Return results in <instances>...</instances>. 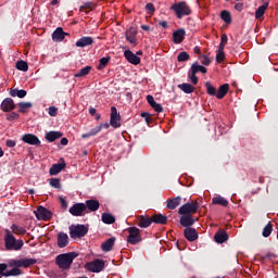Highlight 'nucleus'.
<instances>
[{"label": "nucleus", "mask_w": 278, "mask_h": 278, "mask_svg": "<svg viewBox=\"0 0 278 278\" xmlns=\"http://www.w3.org/2000/svg\"><path fill=\"white\" fill-rule=\"evenodd\" d=\"M76 257V252L64 253L58 255L55 262L59 268H62V270H68V268H71V264H73V260H75Z\"/></svg>", "instance_id": "obj_1"}, {"label": "nucleus", "mask_w": 278, "mask_h": 278, "mask_svg": "<svg viewBox=\"0 0 278 278\" xmlns=\"http://www.w3.org/2000/svg\"><path fill=\"white\" fill-rule=\"evenodd\" d=\"M4 242L8 251H21L24 244L23 240H16L10 230H5Z\"/></svg>", "instance_id": "obj_2"}, {"label": "nucleus", "mask_w": 278, "mask_h": 278, "mask_svg": "<svg viewBox=\"0 0 278 278\" xmlns=\"http://www.w3.org/2000/svg\"><path fill=\"white\" fill-rule=\"evenodd\" d=\"M198 211H199V202L193 201V202H188L182 206H180V208L178 210V214H180V216H186V215L190 216V214H197Z\"/></svg>", "instance_id": "obj_3"}, {"label": "nucleus", "mask_w": 278, "mask_h": 278, "mask_svg": "<svg viewBox=\"0 0 278 278\" xmlns=\"http://www.w3.org/2000/svg\"><path fill=\"white\" fill-rule=\"evenodd\" d=\"M172 9L175 11L176 16L178 18H184V16H189L191 13L190 7H188V3L186 2H179L172 7Z\"/></svg>", "instance_id": "obj_4"}, {"label": "nucleus", "mask_w": 278, "mask_h": 278, "mask_svg": "<svg viewBox=\"0 0 278 278\" xmlns=\"http://www.w3.org/2000/svg\"><path fill=\"white\" fill-rule=\"evenodd\" d=\"M86 233H88V227H86L85 225H76L70 227V236L74 240L77 238H84Z\"/></svg>", "instance_id": "obj_5"}, {"label": "nucleus", "mask_w": 278, "mask_h": 278, "mask_svg": "<svg viewBox=\"0 0 278 278\" xmlns=\"http://www.w3.org/2000/svg\"><path fill=\"white\" fill-rule=\"evenodd\" d=\"M36 262V258L12 260L10 261V266L14 268H29V266H34Z\"/></svg>", "instance_id": "obj_6"}, {"label": "nucleus", "mask_w": 278, "mask_h": 278, "mask_svg": "<svg viewBox=\"0 0 278 278\" xmlns=\"http://www.w3.org/2000/svg\"><path fill=\"white\" fill-rule=\"evenodd\" d=\"M86 268L90 273H101V270H103V268H105V262H103L101 260H94L90 263H87Z\"/></svg>", "instance_id": "obj_7"}, {"label": "nucleus", "mask_w": 278, "mask_h": 278, "mask_svg": "<svg viewBox=\"0 0 278 278\" xmlns=\"http://www.w3.org/2000/svg\"><path fill=\"white\" fill-rule=\"evenodd\" d=\"M129 236L127 239L128 244H138V242H140V240H142L140 238V229L136 228V227H130L128 229Z\"/></svg>", "instance_id": "obj_8"}, {"label": "nucleus", "mask_w": 278, "mask_h": 278, "mask_svg": "<svg viewBox=\"0 0 278 278\" xmlns=\"http://www.w3.org/2000/svg\"><path fill=\"white\" fill-rule=\"evenodd\" d=\"M110 125L111 127H114V129H118V127H121V113H118L116 106L111 108Z\"/></svg>", "instance_id": "obj_9"}, {"label": "nucleus", "mask_w": 278, "mask_h": 278, "mask_svg": "<svg viewBox=\"0 0 278 278\" xmlns=\"http://www.w3.org/2000/svg\"><path fill=\"white\" fill-rule=\"evenodd\" d=\"M35 215H36V218H38V220H51V217L53 216L51 211L47 210L43 206H39L35 211Z\"/></svg>", "instance_id": "obj_10"}, {"label": "nucleus", "mask_w": 278, "mask_h": 278, "mask_svg": "<svg viewBox=\"0 0 278 278\" xmlns=\"http://www.w3.org/2000/svg\"><path fill=\"white\" fill-rule=\"evenodd\" d=\"M22 141L25 142L26 144H31L35 147L40 146V139H38V137H36L33 134H26L22 136Z\"/></svg>", "instance_id": "obj_11"}, {"label": "nucleus", "mask_w": 278, "mask_h": 278, "mask_svg": "<svg viewBox=\"0 0 278 278\" xmlns=\"http://www.w3.org/2000/svg\"><path fill=\"white\" fill-rule=\"evenodd\" d=\"M66 168V163L64 162V159L60 160V163L53 164L49 170L50 175H59V173H62Z\"/></svg>", "instance_id": "obj_12"}, {"label": "nucleus", "mask_w": 278, "mask_h": 278, "mask_svg": "<svg viewBox=\"0 0 278 278\" xmlns=\"http://www.w3.org/2000/svg\"><path fill=\"white\" fill-rule=\"evenodd\" d=\"M85 210H86V204L77 203V204H74L72 207H70V214H72V216H81Z\"/></svg>", "instance_id": "obj_13"}, {"label": "nucleus", "mask_w": 278, "mask_h": 278, "mask_svg": "<svg viewBox=\"0 0 278 278\" xmlns=\"http://www.w3.org/2000/svg\"><path fill=\"white\" fill-rule=\"evenodd\" d=\"M184 38H186V30L180 28L173 34V40L175 45H181L184 42Z\"/></svg>", "instance_id": "obj_14"}, {"label": "nucleus", "mask_w": 278, "mask_h": 278, "mask_svg": "<svg viewBox=\"0 0 278 278\" xmlns=\"http://www.w3.org/2000/svg\"><path fill=\"white\" fill-rule=\"evenodd\" d=\"M124 55L130 64H134L135 66H137V64H140V58L130 50H126L124 52Z\"/></svg>", "instance_id": "obj_15"}, {"label": "nucleus", "mask_w": 278, "mask_h": 278, "mask_svg": "<svg viewBox=\"0 0 278 278\" xmlns=\"http://www.w3.org/2000/svg\"><path fill=\"white\" fill-rule=\"evenodd\" d=\"M185 238L189 240V242H194L199 238V233L197 232V229L188 227L185 229Z\"/></svg>", "instance_id": "obj_16"}, {"label": "nucleus", "mask_w": 278, "mask_h": 278, "mask_svg": "<svg viewBox=\"0 0 278 278\" xmlns=\"http://www.w3.org/2000/svg\"><path fill=\"white\" fill-rule=\"evenodd\" d=\"M66 38V33L62 29V27L56 28L52 34V40L54 42H62Z\"/></svg>", "instance_id": "obj_17"}, {"label": "nucleus", "mask_w": 278, "mask_h": 278, "mask_svg": "<svg viewBox=\"0 0 278 278\" xmlns=\"http://www.w3.org/2000/svg\"><path fill=\"white\" fill-rule=\"evenodd\" d=\"M1 110L3 112H12V110H14V100H12V98H7L5 100H3L1 104Z\"/></svg>", "instance_id": "obj_18"}, {"label": "nucleus", "mask_w": 278, "mask_h": 278, "mask_svg": "<svg viewBox=\"0 0 278 278\" xmlns=\"http://www.w3.org/2000/svg\"><path fill=\"white\" fill-rule=\"evenodd\" d=\"M68 245V235L64 233V232H60L58 235V247L60 249H64V247Z\"/></svg>", "instance_id": "obj_19"}, {"label": "nucleus", "mask_w": 278, "mask_h": 278, "mask_svg": "<svg viewBox=\"0 0 278 278\" xmlns=\"http://www.w3.org/2000/svg\"><path fill=\"white\" fill-rule=\"evenodd\" d=\"M138 222H139V227L147 229V227H151V223H153V218L141 215L139 216Z\"/></svg>", "instance_id": "obj_20"}, {"label": "nucleus", "mask_w": 278, "mask_h": 278, "mask_svg": "<svg viewBox=\"0 0 278 278\" xmlns=\"http://www.w3.org/2000/svg\"><path fill=\"white\" fill-rule=\"evenodd\" d=\"M180 225L182 227H192L194 225V218H192V215H182L180 217Z\"/></svg>", "instance_id": "obj_21"}, {"label": "nucleus", "mask_w": 278, "mask_h": 278, "mask_svg": "<svg viewBox=\"0 0 278 278\" xmlns=\"http://www.w3.org/2000/svg\"><path fill=\"white\" fill-rule=\"evenodd\" d=\"M92 42H94L92 37H83L78 41H76V47H80V48L90 47Z\"/></svg>", "instance_id": "obj_22"}, {"label": "nucleus", "mask_w": 278, "mask_h": 278, "mask_svg": "<svg viewBox=\"0 0 278 278\" xmlns=\"http://www.w3.org/2000/svg\"><path fill=\"white\" fill-rule=\"evenodd\" d=\"M85 205L86 210H89L90 212H97L101 204L97 200H87Z\"/></svg>", "instance_id": "obj_23"}, {"label": "nucleus", "mask_w": 278, "mask_h": 278, "mask_svg": "<svg viewBox=\"0 0 278 278\" xmlns=\"http://www.w3.org/2000/svg\"><path fill=\"white\" fill-rule=\"evenodd\" d=\"M138 34V31L136 30V28H129L126 31V39L128 40V42H130V45H136V35Z\"/></svg>", "instance_id": "obj_24"}, {"label": "nucleus", "mask_w": 278, "mask_h": 278, "mask_svg": "<svg viewBox=\"0 0 278 278\" xmlns=\"http://www.w3.org/2000/svg\"><path fill=\"white\" fill-rule=\"evenodd\" d=\"M179 205H181V197H176L167 201L168 210H176L177 207H179Z\"/></svg>", "instance_id": "obj_25"}, {"label": "nucleus", "mask_w": 278, "mask_h": 278, "mask_svg": "<svg viewBox=\"0 0 278 278\" xmlns=\"http://www.w3.org/2000/svg\"><path fill=\"white\" fill-rule=\"evenodd\" d=\"M62 138V132L60 131H49L46 134V140L48 142H55V140Z\"/></svg>", "instance_id": "obj_26"}, {"label": "nucleus", "mask_w": 278, "mask_h": 278, "mask_svg": "<svg viewBox=\"0 0 278 278\" xmlns=\"http://www.w3.org/2000/svg\"><path fill=\"white\" fill-rule=\"evenodd\" d=\"M166 220H168V217L162 214L152 216V223H156V225H166Z\"/></svg>", "instance_id": "obj_27"}, {"label": "nucleus", "mask_w": 278, "mask_h": 278, "mask_svg": "<svg viewBox=\"0 0 278 278\" xmlns=\"http://www.w3.org/2000/svg\"><path fill=\"white\" fill-rule=\"evenodd\" d=\"M102 223H104L105 225H113V223H116V218L110 213H103Z\"/></svg>", "instance_id": "obj_28"}, {"label": "nucleus", "mask_w": 278, "mask_h": 278, "mask_svg": "<svg viewBox=\"0 0 278 278\" xmlns=\"http://www.w3.org/2000/svg\"><path fill=\"white\" fill-rule=\"evenodd\" d=\"M227 92H229V85L225 84V85H222L219 88H218V91L216 93V97L218 99H224L225 98V94H227Z\"/></svg>", "instance_id": "obj_29"}, {"label": "nucleus", "mask_w": 278, "mask_h": 278, "mask_svg": "<svg viewBox=\"0 0 278 278\" xmlns=\"http://www.w3.org/2000/svg\"><path fill=\"white\" fill-rule=\"evenodd\" d=\"M227 232L220 231L215 235V242H218V244H223V242H227L228 240Z\"/></svg>", "instance_id": "obj_30"}, {"label": "nucleus", "mask_w": 278, "mask_h": 278, "mask_svg": "<svg viewBox=\"0 0 278 278\" xmlns=\"http://www.w3.org/2000/svg\"><path fill=\"white\" fill-rule=\"evenodd\" d=\"M114 242H115V239L114 238H110L108 239L104 243H102L101 248H102V251H104L105 253H108L112 247H114Z\"/></svg>", "instance_id": "obj_31"}, {"label": "nucleus", "mask_w": 278, "mask_h": 278, "mask_svg": "<svg viewBox=\"0 0 278 278\" xmlns=\"http://www.w3.org/2000/svg\"><path fill=\"white\" fill-rule=\"evenodd\" d=\"M178 88L182 90V92H186V94H191V92H194V87L190 84H180L178 85Z\"/></svg>", "instance_id": "obj_32"}, {"label": "nucleus", "mask_w": 278, "mask_h": 278, "mask_svg": "<svg viewBox=\"0 0 278 278\" xmlns=\"http://www.w3.org/2000/svg\"><path fill=\"white\" fill-rule=\"evenodd\" d=\"M266 10H268V2H265L263 5L258 7V9L255 12V18L264 16V14H266Z\"/></svg>", "instance_id": "obj_33"}, {"label": "nucleus", "mask_w": 278, "mask_h": 278, "mask_svg": "<svg viewBox=\"0 0 278 278\" xmlns=\"http://www.w3.org/2000/svg\"><path fill=\"white\" fill-rule=\"evenodd\" d=\"M191 73H207V68H205L203 65H199V63L195 62L191 65Z\"/></svg>", "instance_id": "obj_34"}, {"label": "nucleus", "mask_w": 278, "mask_h": 278, "mask_svg": "<svg viewBox=\"0 0 278 278\" xmlns=\"http://www.w3.org/2000/svg\"><path fill=\"white\" fill-rule=\"evenodd\" d=\"M92 71V66L88 65L83 67L79 72L74 74V77H86Z\"/></svg>", "instance_id": "obj_35"}, {"label": "nucleus", "mask_w": 278, "mask_h": 278, "mask_svg": "<svg viewBox=\"0 0 278 278\" xmlns=\"http://www.w3.org/2000/svg\"><path fill=\"white\" fill-rule=\"evenodd\" d=\"M101 129H102V126H96L89 132L83 134L81 138L86 139V138H90L92 136H97V134H99V131H101Z\"/></svg>", "instance_id": "obj_36"}, {"label": "nucleus", "mask_w": 278, "mask_h": 278, "mask_svg": "<svg viewBox=\"0 0 278 278\" xmlns=\"http://www.w3.org/2000/svg\"><path fill=\"white\" fill-rule=\"evenodd\" d=\"M18 275H22L21 269L14 267L13 269L7 270L5 274H3V277H18Z\"/></svg>", "instance_id": "obj_37"}, {"label": "nucleus", "mask_w": 278, "mask_h": 278, "mask_svg": "<svg viewBox=\"0 0 278 278\" xmlns=\"http://www.w3.org/2000/svg\"><path fill=\"white\" fill-rule=\"evenodd\" d=\"M213 204L214 205H223V207H227L229 205V202L223 197H215L213 198Z\"/></svg>", "instance_id": "obj_38"}, {"label": "nucleus", "mask_w": 278, "mask_h": 278, "mask_svg": "<svg viewBox=\"0 0 278 278\" xmlns=\"http://www.w3.org/2000/svg\"><path fill=\"white\" fill-rule=\"evenodd\" d=\"M16 68L17 71H23V73H27V71H29V65L25 61H17Z\"/></svg>", "instance_id": "obj_39"}, {"label": "nucleus", "mask_w": 278, "mask_h": 278, "mask_svg": "<svg viewBox=\"0 0 278 278\" xmlns=\"http://www.w3.org/2000/svg\"><path fill=\"white\" fill-rule=\"evenodd\" d=\"M11 97H18V99H24V97H27V91L23 89H14L11 91Z\"/></svg>", "instance_id": "obj_40"}, {"label": "nucleus", "mask_w": 278, "mask_h": 278, "mask_svg": "<svg viewBox=\"0 0 278 278\" xmlns=\"http://www.w3.org/2000/svg\"><path fill=\"white\" fill-rule=\"evenodd\" d=\"M11 229L17 236H25V233H27V230H25V228L17 225H12Z\"/></svg>", "instance_id": "obj_41"}, {"label": "nucleus", "mask_w": 278, "mask_h": 278, "mask_svg": "<svg viewBox=\"0 0 278 278\" xmlns=\"http://www.w3.org/2000/svg\"><path fill=\"white\" fill-rule=\"evenodd\" d=\"M205 88H206L207 94H210L211 97H214V96L217 94L216 88H215L214 86H212L211 83H206V84H205Z\"/></svg>", "instance_id": "obj_42"}, {"label": "nucleus", "mask_w": 278, "mask_h": 278, "mask_svg": "<svg viewBox=\"0 0 278 278\" xmlns=\"http://www.w3.org/2000/svg\"><path fill=\"white\" fill-rule=\"evenodd\" d=\"M17 105L20 108L18 112H21V113H23L26 110H29V108H31V103L30 102H21Z\"/></svg>", "instance_id": "obj_43"}, {"label": "nucleus", "mask_w": 278, "mask_h": 278, "mask_svg": "<svg viewBox=\"0 0 278 278\" xmlns=\"http://www.w3.org/2000/svg\"><path fill=\"white\" fill-rule=\"evenodd\" d=\"M178 62H186L190 60V54L188 52H180L177 58Z\"/></svg>", "instance_id": "obj_44"}, {"label": "nucleus", "mask_w": 278, "mask_h": 278, "mask_svg": "<svg viewBox=\"0 0 278 278\" xmlns=\"http://www.w3.org/2000/svg\"><path fill=\"white\" fill-rule=\"evenodd\" d=\"M220 16L227 24L231 23V13L228 11H223Z\"/></svg>", "instance_id": "obj_45"}, {"label": "nucleus", "mask_w": 278, "mask_h": 278, "mask_svg": "<svg viewBox=\"0 0 278 278\" xmlns=\"http://www.w3.org/2000/svg\"><path fill=\"white\" fill-rule=\"evenodd\" d=\"M50 186L52 188H56L58 190H60V188H62V185L60 184V179H58V178H51Z\"/></svg>", "instance_id": "obj_46"}, {"label": "nucleus", "mask_w": 278, "mask_h": 278, "mask_svg": "<svg viewBox=\"0 0 278 278\" xmlns=\"http://www.w3.org/2000/svg\"><path fill=\"white\" fill-rule=\"evenodd\" d=\"M270 233H273V226L270 224H268L263 229V236H264V238H268V236H270Z\"/></svg>", "instance_id": "obj_47"}, {"label": "nucleus", "mask_w": 278, "mask_h": 278, "mask_svg": "<svg viewBox=\"0 0 278 278\" xmlns=\"http://www.w3.org/2000/svg\"><path fill=\"white\" fill-rule=\"evenodd\" d=\"M108 62H110L109 58H102L100 60V64L98 66V71H103V68H105V66L108 65Z\"/></svg>", "instance_id": "obj_48"}, {"label": "nucleus", "mask_w": 278, "mask_h": 278, "mask_svg": "<svg viewBox=\"0 0 278 278\" xmlns=\"http://www.w3.org/2000/svg\"><path fill=\"white\" fill-rule=\"evenodd\" d=\"M94 5L90 2L86 3L85 5L80 7V12H90Z\"/></svg>", "instance_id": "obj_49"}, {"label": "nucleus", "mask_w": 278, "mask_h": 278, "mask_svg": "<svg viewBox=\"0 0 278 278\" xmlns=\"http://www.w3.org/2000/svg\"><path fill=\"white\" fill-rule=\"evenodd\" d=\"M217 62H223L225 60V50L224 49H218V53L216 55Z\"/></svg>", "instance_id": "obj_50"}, {"label": "nucleus", "mask_w": 278, "mask_h": 278, "mask_svg": "<svg viewBox=\"0 0 278 278\" xmlns=\"http://www.w3.org/2000/svg\"><path fill=\"white\" fill-rule=\"evenodd\" d=\"M200 62L204 64V66H210V58H207L205 54L200 55Z\"/></svg>", "instance_id": "obj_51"}, {"label": "nucleus", "mask_w": 278, "mask_h": 278, "mask_svg": "<svg viewBox=\"0 0 278 278\" xmlns=\"http://www.w3.org/2000/svg\"><path fill=\"white\" fill-rule=\"evenodd\" d=\"M151 108L154 109L155 112H164V108L157 102H154Z\"/></svg>", "instance_id": "obj_52"}, {"label": "nucleus", "mask_w": 278, "mask_h": 278, "mask_svg": "<svg viewBox=\"0 0 278 278\" xmlns=\"http://www.w3.org/2000/svg\"><path fill=\"white\" fill-rule=\"evenodd\" d=\"M190 79H191V83H192L194 86H197V85L199 84V77H197V73L191 72Z\"/></svg>", "instance_id": "obj_53"}, {"label": "nucleus", "mask_w": 278, "mask_h": 278, "mask_svg": "<svg viewBox=\"0 0 278 278\" xmlns=\"http://www.w3.org/2000/svg\"><path fill=\"white\" fill-rule=\"evenodd\" d=\"M146 10H147L148 14H153L155 12V7L153 5V3H148L146 5Z\"/></svg>", "instance_id": "obj_54"}, {"label": "nucleus", "mask_w": 278, "mask_h": 278, "mask_svg": "<svg viewBox=\"0 0 278 278\" xmlns=\"http://www.w3.org/2000/svg\"><path fill=\"white\" fill-rule=\"evenodd\" d=\"M227 35H222V41L219 43V49H224L225 50V45H227Z\"/></svg>", "instance_id": "obj_55"}, {"label": "nucleus", "mask_w": 278, "mask_h": 278, "mask_svg": "<svg viewBox=\"0 0 278 278\" xmlns=\"http://www.w3.org/2000/svg\"><path fill=\"white\" fill-rule=\"evenodd\" d=\"M48 114H50L51 116H58V108L55 106H50L48 109Z\"/></svg>", "instance_id": "obj_56"}, {"label": "nucleus", "mask_w": 278, "mask_h": 278, "mask_svg": "<svg viewBox=\"0 0 278 278\" xmlns=\"http://www.w3.org/2000/svg\"><path fill=\"white\" fill-rule=\"evenodd\" d=\"M5 270H8V265L7 264H0V275L3 277L5 275Z\"/></svg>", "instance_id": "obj_57"}, {"label": "nucleus", "mask_w": 278, "mask_h": 278, "mask_svg": "<svg viewBox=\"0 0 278 278\" xmlns=\"http://www.w3.org/2000/svg\"><path fill=\"white\" fill-rule=\"evenodd\" d=\"M7 147H9L10 149L16 147V141H14V140H7Z\"/></svg>", "instance_id": "obj_58"}, {"label": "nucleus", "mask_w": 278, "mask_h": 278, "mask_svg": "<svg viewBox=\"0 0 278 278\" xmlns=\"http://www.w3.org/2000/svg\"><path fill=\"white\" fill-rule=\"evenodd\" d=\"M147 101H148L149 105H151V106L155 103V99L153 98V96H148Z\"/></svg>", "instance_id": "obj_59"}, {"label": "nucleus", "mask_w": 278, "mask_h": 278, "mask_svg": "<svg viewBox=\"0 0 278 278\" xmlns=\"http://www.w3.org/2000/svg\"><path fill=\"white\" fill-rule=\"evenodd\" d=\"M159 25H160L161 27H163V29H167V28H168V23H167L166 21H161V22H159Z\"/></svg>", "instance_id": "obj_60"}, {"label": "nucleus", "mask_w": 278, "mask_h": 278, "mask_svg": "<svg viewBox=\"0 0 278 278\" xmlns=\"http://www.w3.org/2000/svg\"><path fill=\"white\" fill-rule=\"evenodd\" d=\"M16 118H18V114H16V113H12V114L9 115V117H8L9 121H14V119H16Z\"/></svg>", "instance_id": "obj_61"}, {"label": "nucleus", "mask_w": 278, "mask_h": 278, "mask_svg": "<svg viewBox=\"0 0 278 278\" xmlns=\"http://www.w3.org/2000/svg\"><path fill=\"white\" fill-rule=\"evenodd\" d=\"M242 8H243L242 3H237V4L235 5V9H236L238 12H242Z\"/></svg>", "instance_id": "obj_62"}, {"label": "nucleus", "mask_w": 278, "mask_h": 278, "mask_svg": "<svg viewBox=\"0 0 278 278\" xmlns=\"http://www.w3.org/2000/svg\"><path fill=\"white\" fill-rule=\"evenodd\" d=\"M61 144H62L63 147H66V144H68V139H67V138H62V139H61Z\"/></svg>", "instance_id": "obj_63"}, {"label": "nucleus", "mask_w": 278, "mask_h": 278, "mask_svg": "<svg viewBox=\"0 0 278 278\" xmlns=\"http://www.w3.org/2000/svg\"><path fill=\"white\" fill-rule=\"evenodd\" d=\"M89 114H91V116H94V114H97V109L94 108L89 109Z\"/></svg>", "instance_id": "obj_64"}]
</instances>
